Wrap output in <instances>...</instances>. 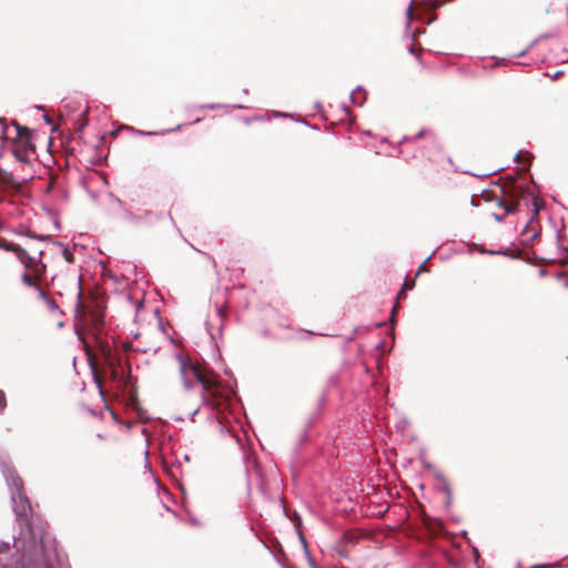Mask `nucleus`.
I'll return each instance as SVG.
<instances>
[{
	"mask_svg": "<svg viewBox=\"0 0 568 568\" xmlns=\"http://www.w3.org/2000/svg\"><path fill=\"white\" fill-rule=\"evenodd\" d=\"M13 503H14L13 509L17 515L18 521L20 523V525L26 526L27 530L29 532H31V521H30L31 505H30L28 498L26 497L24 494L19 491L18 497L13 498Z\"/></svg>",
	"mask_w": 568,
	"mask_h": 568,
	"instance_id": "6",
	"label": "nucleus"
},
{
	"mask_svg": "<svg viewBox=\"0 0 568 568\" xmlns=\"http://www.w3.org/2000/svg\"><path fill=\"white\" fill-rule=\"evenodd\" d=\"M7 407L6 394L0 389V410H3Z\"/></svg>",
	"mask_w": 568,
	"mask_h": 568,
	"instance_id": "10",
	"label": "nucleus"
},
{
	"mask_svg": "<svg viewBox=\"0 0 568 568\" xmlns=\"http://www.w3.org/2000/svg\"><path fill=\"white\" fill-rule=\"evenodd\" d=\"M2 227H3V225H2V223L0 222V230H2Z\"/></svg>",
	"mask_w": 568,
	"mask_h": 568,
	"instance_id": "20",
	"label": "nucleus"
},
{
	"mask_svg": "<svg viewBox=\"0 0 568 568\" xmlns=\"http://www.w3.org/2000/svg\"><path fill=\"white\" fill-rule=\"evenodd\" d=\"M0 185L13 190H20V183L16 180L12 173L7 172L0 168Z\"/></svg>",
	"mask_w": 568,
	"mask_h": 568,
	"instance_id": "7",
	"label": "nucleus"
},
{
	"mask_svg": "<svg viewBox=\"0 0 568 568\" xmlns=\"http://www.w3.org/2000/svg\"><path fill=\"white\" fill-rule=\"evenodd\" d=\"M516 159H517V161H521L520 154H516Z\"/></svg>",
	"mask_w": 568,
	"mask_h": 568,
	"instance_id": "18",
	"label": "nucleus"
},
{
	"mask_svg": "<svg viewBox=\"0 0 568 568\" xmlns=\"http://www.w3.org/2000/svg\"><path fill=\"white\" fill-rule=\"evenodd\" d=\"M414 286H415V282L414 281H412V282L405 281L403 286H402V288L407 292L409 290H413Z\"/></svg>",
	"mask_w": 568,
	"mask_h": 568,
	"instance_id": "11",
	"label": "nucleus"
},
{
	"mask_svg": "<svg viewBox=\"0 0 568 568\" xmlns=\"http://www.w3.org/2000/svg\"><path fill=\"white\" fill-rule=\"evenodd\" d=\"M176 361L185 387L190 388L192 381H196L203 388V400L210 402L212 406H220L224 396L217 375L211 369L184 361L181 356H176Z\"/></svg>",
	"mask_w": 568,
	"mask_h": 568,
	"instance_id": "2",
	"label": "nucleus"
},
{
	"mask_svg": "<svg viewBox=\"0 0 568 568\" xmlns=\"http://www.w3.org/2000/svg\"><path fill=\"white\" fill-rule=\"evenodd\" d=\"M0 248L4 250L6 252L14 253V255L18 256L22 250V246L0 236Z\"/></svg>",
	"mask_w": 568,
	"mask_h": 568,
	"instance_id": "8",
	"label": "nucleus"
},
{
	"mask_svg": "<svg viewBox=\"0 0 568 568\" xmlns=\"http://www.w3.org/2000/svg\"><path fill=\"white\" fill-rule=\"evenodd\" d=\"M406 291H404L403 288H400V291L398 292L397 294V297H396V304L394 305L393 307V314L396 312L397 307H398V303L400 300H405L406 298Z\"/></svg>",
	"mask_w": 568,
	"mask_h": 568,
	"instance_id": "9",
	"label": "nucleus"
},
{
	"mask_svg": "<svg viewBox=\"0 0 568 568\" xmlns=\"http://www.w3.org/2000/svg\"><path fill=\"white\" fill-rule=\"evenodd\" d=\"M500 192L501 194L496 201L497 211L491 213L498 222L503 221L506 215L514 213L528 193L524 184L514 179L505 181Z\"/></svg>",
	"mask_w": 568,
	"mask_h": 568,
	"instance_id": "4",
	"label": "nucleus"
},
{
	"mask_svg": "<svg viewBox=\"0 0 568 568\" xmlns=\"http://www.w3.org/2000/svg\"><path fill=\"white\" fill-rule=\"evenodd\" d=\"M446 493H447V495H448V496H450V490H449V488H446Z\"/></svg>",
	"mask_w": 568,
	"mask_h": 568,
	"instance_id": "19",
	"label": "nucleus"
},
{
	"mask_svg": "<svg viewBox=\"0 0 568 568\" xmlns=\"http://www.w3.org/2000/svg\"><path fill=\"white\" fill-rule=\"evenodd\" d=\"M17 258L24 266V272L21 276L22 283L37 290L41 298L48 300L47 292L40 287V283L47 273V264L43 262V250L37 245L22 247Z\"/></svg>",
	"mask_w": 568,
	"mask_h": 568,
	"instance_id": "3",
	"label": "nucleus"
},
{
	"mask_svg": "<svg viewBox=\"0 0 568 568\" xmlns=\"http://www.w3.org/2000/svg\"><path fill=\"white\" fill-rule=\"evenodd\" d=\"M557 565H536L534 568H555Z\"/></svg>",
	"mask_w": 568,
	"mask_h": 568,
	"instance_id": "14",
	"label": "nucleus"
},
{
	"mask_svg": "<svg viewBox=\"0 0 568 568\" xmlns=\"http://www.w3.org/2000/svg\"><path fill=\"white\" fill-rule=\"evenodd\" d=\"M425 263H426V261H424V262L419 265L418 271H417V273H416V277H417L422 272L426 271Z\"/></svg>",
	"mask_w": 568,
	"mask_h": 568,
	"instance_id": "13",
	"label": "nucleus"
},
{
	"mask_svg": "<svg viewBox=\"0 0 568 568\" xmlns=\"http://www.w3.org/2000/svg\"><path fill=\"white\" fill-rule=\"evenodd\" d=\"M310 562H311L312 568H317V566L315 565V562L313 560H310Z\"/></svg>",
	"mask_w": 568,
	"mask_h": 568,
	"instance_id": "17",
	"label": "nucleus"
},
{
	"mask_svg": "<svg viewBox=\"0 0 568 568\" xmlns=\"http://www.w3.org/2000/svg\"><path fill=\"white\" fill-rule=\"evenodd\" d=\"M14 485L19 488L22 487V480L20 478H18L17 480H14Z\"/></svg>",
	"mask_w": 568,
	"mask_h": 568,
	"instance_id": "15",
	"label": "nucleus"
},
{
	"mask_svg": "<svg viewBox=\"0 0 568 568\" xmlns=\"http://www.w3.org/2000/svg\"><path fill=\"white\" fill-rule=\"evenodd\" d=\"M532 205H534L535 213H537L538 212V207H537V200L536 199H532Z\"/></svg>",
	"mask_w": 568,
	"mask_h": 568,
	"instance_id": "16",
	"label": "nucleus"
},
{
	"mask_svg": "<svg viewBox=\"0 0 568 568\" xmlns=\"http://www.w3.org/2000/svg\"><path fill=\"white\" fill-rule=\"evenodd\" d=\"M17 135L13 139L12 153L14 158L22 163H28L36 153V146L31 140V131L19 124H16Z\"/></svg>",
	"mask_w": 568,
	"mask_h": 568,
	"instance_id": "5",
	"label": "nucleus"
},
{
	"mask_svg": "<svg viewBox=\"0 0 568 568\" xmlns=\"http://www.w3.org/2000/svg\"><path fill=\"white\" fill-rule=\"evenodd\" d=\"M93 303V301H91L90 304L84 302L80 291L74 311L75 318L80 321L82 325L88 329V332L94 337L95 342L101 348L105 362L112 369V375L115 377L118 374L115 365L121 366L122 359L120 356L113 355L111 348L102 341V332L104 327L103 312L97 307L92 308L91 304Z\"/></svg>",
	"mask_w": 568,
	"mask_h": 568,
	"instance_id": "1",
	"label": "nucleus"
},
{
	"mask_svg": "<svg viewBox=\"0 0 568 568\" xmlns=\"http://www.w3.org/2000/svg\"><path fill=\"white\" fill-rule=\"evenodd\" d=\"M122 348L123 351L126 353V352H130L132 349V344L131 343H123L122 344Z\"/></svg>",
	"mask_w": 568,
	"mask_h": 568,
	"instance_id": "12",
	"label": "nucleus"
}]
</instances>
